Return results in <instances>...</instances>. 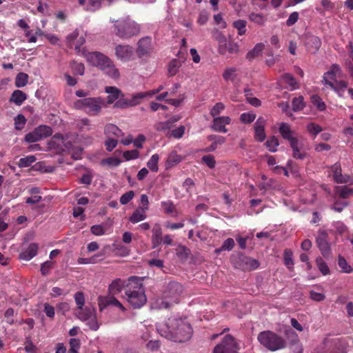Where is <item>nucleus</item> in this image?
I'll use <instances>...</instances> for the list:
<instances>
[{"label":"nucleus","instance_id":"f257e3e1","mask_svg":"<svg viewBox=\"0 0 353 353\" xmlns=\"http://www.w3.org/2000/svg\"><path fill=\"white\" fill-rule=\"evenodd\" d=\"M159 333L174 342L183 343L190 340L193 334L190 323L186 319L170 317L165 322L157 325Z\"/></svg>","mask_w":353,"mask_h":353},{"label":"nucleus","instance_id":"f03ea898","mask_svg":"<svg viewBox=\"0 0 353 353\" xmlns=\"http://www.w3.org/2000/svg\"><path fill=\"white\" fill-rule=\"evenodd\" d=\"M184 292V287L180 283L172 281L166 283L162 291V298L156 302L159 309H168L177 304Z\"/></svg>","mask_w":353,"mask_h":353},{"label":"nucleus","instance_id":"7ed1b4c3","mask_svg":"<svg viewBox=\"0 0 353 353\" xmlns=\"http://www.w3.org/2000/svg\"><path fill=\"white\" fill-rule=\"evenodd\" d=\"M125 294L128 301L134 308L141 307L147 301L143 283L137 276L128 279Z\"/></svg>","mask_w":353,"mask_h":353},{"label":"nucleus","instance_id":"20e7f679","mask_svg":"<svg viewBox=\"0 0 353 353\" xmlns=\"http://www.w3.org/2000/svg\"><path fill=\"white\" fill-rule=\"evenodd\" d=\"M85 58L92 65L99 68L111 78H119V70L106 55L97 51L90 52L85 54Z\"/></svg>","mask_w":353,"mask_h":353},{"label":"nucleus","instance_id":"39448f33","mask_svg":"<svg viewBox=\"0 0 353 353\" xmlns=\"http://www.w3.org/2000/svg\"><path fill=\"white\" fill-rule=\"evenodd\" d=\"M257 340L263 347L271 352L283 349L287 345V342L283 337L271 330L259 332Z\"/></svg>","mask_w":353,"mask_h":353},{"label":"nucleus","instance_id":"423d86ee","mask_svg":"<svg viewBox=\"0 0 353 353\" xmlns=\"http://www.w3.org/2000/svg\"><path fill=\"white\" fill-rule=\"evenodd\" d=\"M114 28L115 34L122 39H129L141 32L140 25L129 17L116 21Z\"/></svg>","mask_w":353,"mask_h":353},{"label":"nucleus","instance_id":"0eeeda50","mask_svg":"<svg viewBox=\"0 0 353 353\" xmlns=\"http://www.w3.org/2000/svg\"><path fill=\"white\" fill-rule=\"evenodd\" d=\"M105 91L109 94L107 97V103L111 104L115 102L114 107L124 109L132 106H125V104H123L124 102L130 101V98H125L124 94L119 88L114 86H107Z\"/></svg>","mask_w":353,"mask_h":353},{"label":"nucleus","instance_id":"6e6552de","mask_svg":"<svg viewBox=\"0 0 353 353\" xmlns=\"http://www.w3.org/2000/svg\"><path fill=\"white\" fill-rule=\"evenodd\" d=\"M76 316L82 321H88L87 325L90 330L96 331L99 327V324L96 317V310L93 307H82L77 309Z\"/></svg>","mask_w":353,"mask_h":353},{"label":"nucleus","instance_id":"1a4fd4ad","mask_svg":"<svg viewBox=\"0 0 353 353\" xmlns=\"http://www.w3.org/2000/svg\"><path fill=\"white\" fill-rule=\"evenodd\" d=\"M102 103L101 97H89L78 100L75 105L92 115H96L101 110Z\"/></svg>","mask_w":353,"mask_h":353},{"label":"nucleus","instance_id":"9d476101","mask_svg":"<svg viewBox=\"0 0 353 353\" xmlns=\"http://www.w3.org/2000/svg\"><path fill=\"white\" fill-rule=\"evenodd\" d=\"M239 344L231 334H226L213 350V353H238Z\"/></svg>","mask_w":353,"mask_h":353},{"label":"nucleus","instance_id":"9b49d317","mask_svg":"<svg viewBox=\"0 0 353 353\" xmlns=\"http://www.w3.org/2000/svg\"><path fill=\"white\" fill-rule=\"evenodd\" d=\"M232 261L236 268L243 271L255 270L259 266V262L257 260L242 254L234 257Z\"/></svg>","mask_w":353,"mask_h":353},{"label":"nucleus","instance_id":"f8f14e48","mask_svg":"<svg viewBox=\"0 0 353 353\" xmlns=\"http://www.w3.org/2000/svg\"><path fill=\"white\" fill-rule=\"evenodd\" d=\"M316 243L319 248L321 254L328 258L332 255L331 245L327 239V234L325 231L319 232L318 236L316 239Z\"/></svg>","mask_w":353,"mask_h":353},{"label":"nucleus","instance_id":"ddd939ff","mask_svg":"<svg viewBox=\"0 0 353 353\" xmlns=\"http://www.w3.org/2000/svg\"><path fill=\"white\" fill-rule=\"evenodd\" d=\"M98 305L100 312H102L109 307H115L122 312L125 311V307L114 296H99Z\"/></svg>","mask_w":353,"mask_h":353},{"label":"nucleus","instance_id":"4468645a","mask_svg":"<svg viewBox=\"0 0 353 353\" xmlns=\"http://www.w3.org/2000/svg\"><path fill=\"white\" fill-rule=\"evenodd\" d=\"M115 55L123 61H128L133 56V48L129 45H117L115 47Z\"/></svg>","mask_w":353,"mask_h":353},{"label":"nucleus","instance_id":"2eb2a0df","mask_svg":"<svg viewBox=\"0 0 353 353\" xmlns=\"http://www.w3.org/2000/svg\"><path fill=\"white\" fill-rule=\"evenodd\" d=\"M151 50V38L150 37H144L139 39L137 48V53L139 57L149 54Z\"/></svg>","mask_w":353,"mask_h":353},{"label":"nucleus","instance_id":"dca6fc26","mask_svg":"<svg viewBox=\"0 0 353 353\" xmlns=\"http://www.w3.org/2000/svg\"><path fill=\"white\" fill-rule=\"evenodd\" d=\"M155 94H157V92H156V90H151V91H148V92H137V93H134L133 94H132L131 97H130V101L129 102H124L123 103V104H125V106L126 105H137L139 104H140L142 101L148 97H152L153 95H154Z\"/></svg>","mask_w":353,"mask_h":353},{"label":"nucleus","instance_id":"f3484780","mask_svg":"<svg viewBox=\"0 0 353 353\" xmlns=\"http://www.w3.org/2000/svg\"><path fill=\"white\" fill-rule=\"evenodd\" d=\"M265 125V120L263 117H259L254 123V138L259 142H263L266 138Z\"/></svg>","mask_w":353,"mask_h":353},{"label":"nucleus","instance_id":"a211bd4d","mask_svg":"<svg viewBox=\"0 0 353 353\" xmlns=\"http://www.w3.org/2000/svg\"><path fill=\"white\" fill-rule=\"evenodd\" d=\"M305 46L307 48V51L311 53H316L321 46V41L319 37L312 35L307 34L305 36Z\"/></svg>","mask_w":353,"mask_h":353},{"label":"nucleus","instance_id":"6ab92c4d","mask_svg":"<svg viewBox=\"0 0 353 353\" xmlns=\"http://www.w3.org/2000/svg\"><path fill=\"white\" fill-rule=\"evenodd\" d=\"M230 121L231 119L229 117H214L212 129L215 132L225 133L228 132L225 125L230 124Z\"/></svg>","mask_w":353,"mask_h":353},{"label":"nucleus","instance_id":"aec40b11","mask_svg":"<svg viewBox=\"0 0 353 353\" xmlns=\"http://www.w3.org/2000/svg\"><path fill=\"white\" fill-rule=\"evenodd\" d=\"M212 38L219 43L218 51L219 54H225L227 52V39L225 36L219 30H214Z\"/></svg>","mask_w":353,"mask_h":353},{"label":"nucleus","instance_id":"412c9836","mask_svg":"<svg viewBox=\"0 0 353 353\" xmlns=\"http://www.w3.org/2000/svg\"><path fill=\"white\" fill-rule=\"evenodd\" d=\"M333 177L334 181L337 183H347L351 182V177L350 175L345 174L343 175L341 173V165L338 163H336L333 167Z\"/></svg>","mask_w":353,"mask_h":353},{"label":"nucleus","instance_id":"4be33fe9","mask_svg":"<svg viewBox=\"0 0 353 353\" xmlns=\"http://www.w3.org/2000/svg\"><path fill=\"white\" fill-rule=\"evenodd\" d=\"M38 252V245L37 243H31L28 248L20 253L19 259L25 261H30L35 256Z\"/></svg>","mask_w":353,"mask_h":353},{"label":"nucleus","instance_id":"5701e85b","mask_svg":"<svg viewBox=\"0 0 353 353\" xmlns=\"http://www.w3.org/2000/svg\"><path fill=\"white\" fill-rule=\"evenodd\" d=\"M162 229L159 224H155L152 228V243L155 248L162 243Z\"/></svg>","mask_w":353,"mask_h":353},{"label":"nucleus","instance_id":"b1692460","mask_svg":"<svg viewBox=\"0 0 353 353\" xmlns=\"http://www.w3.org/2000/svg\"><path fill=\"white\" fill-rule=\"evenodd\" d=\"M290 147L292 150V157L295 159H303L306 157V153L301 152V147L302 144L296 138L290 142Z\"/></svg>","mask_w":353,"mask_h":353},{"label":"nucleus","instance_id":"393cba45","mask_svg":"<svg viewBox=\"0 0 353 353\" xmlns=\"http://www.w3.org/2000/svg\"><path fill=\"white\" fill-rule=\"evenodd\" d=\"M279 131L282 136V137L291 142L292 140L296 139V138L293 137V132L290 129V126L286 123H281Z\"/></svg>","mask_w":353,"mask_h":353},{"label":"nucleus","instance_id":"a878e982","mask_svg":"<svg viewBox=\"0 0 353 353\" xmlns=\"http://www.w3.org/2000/svg\"><path fill=\"white\" fill-rule=\"evenodd\" d=\"M27 99L25 92L19 90H15L11 94L9 99L10 102L14 103L17 105H21Z\"/></svg>","mask_w":353,"mask_h":353},{"label":"nucleus","instance_id":"bb28decb","mask_svg":"<svg viewBox=\"0 0 353 353\" xmlns=\"http://www.w3.org/2000/svg\"><path fill=\"white\" fill-rule=\"evenodd\" d=\"M104 133L107 137L114 136L115 139L123 136V132L114 124H108L105 125Z\"/></svg>","mask_w":353,"mask_h":353},{"label":"nucleus","instance_id":"cd10ccee","mask_svg":"<svg viewBox=\"0 0 353 353\" xmlns=\"http://www.w3.org/2000/svg\"><path fill=\"white\" fill-rule=\"evenodd\" d=\"M126 287L125 281L121 279H117L109 285V292L115 294L120 292L123 288Z\"/></svg>","mask_w":353,"mask_h":353},{"label":"nucleus","instance_id":"c85d7f7f","mask_svg":"<svg viewBox=\"0 0 353 353\" xmlns=\"http://www.w3.org/2000/svg\"><path fill=\"white\" fill-rule=\"evenodd\" d=\"M145 212L146 210L141 208H137L129 218L130 221L132 223H137L144 220L146 218Z\"/></svg>","mask_w":353,"mask_h":353},{"label":"nucleus","instance_id":"c756f323","mask_svg":"<svg viewBox=\"0 0 353 353\" xmlns=\"http://www.w3.org/2000/svg\"><path fill=\"white\" fill-rule=\"evenodd\" d=\"M265 46L262 43H257L252 50L249 51L246 54V59L250 61L257 57L264 50Z\"/></svg>","mask_w":353,"mask_h":353},{"label":"nucleus","instance_id":"7c9ffc66","mask_svg":"<svg viewBox=\"0 0 353 353\" xmlns=\"http://www.w3.org/2000/svg\"><path fill=\"white\" fill-rule=\"evenodd\" d=\"M104 255V252H100L97 254L93 255L89 258H79L77 260V263L79 264H94L97 263L101 260L99 257H101Z\"/></svg>","mask_w":353,"mask_h":353},{"label":"nucleus","instance_id":"2f4dec72","mask_svg":"<svg viewBox=\"0 0 353 353\" xmlns=\"http://www.w3.org/2000/svg\"><path fill=\"white\" fill-rule=\"evenodd\" d=\"M338 69L336 66H333L332 69L325 72L323 77L322 83L325 85L330 86V83H334L336 80V73L334 70V68Z\"/></svg>","mask_w":353,"mask_h":353},{"label":"nucleus","instance_id":"473e14b6","mask_svg":"<svg viewBox=\"0 0 353 353\" xmlns=\"http://www.w3.org/2000/svg\"><path fill=\"white\" fill-rule=\"evenodd\" d=\"M330 87L336 92L339 97H342L341 92L347 87V83L345 81H335L334 83H330Z\"/></svg>","mask_w":353,"mask_h":353},{"label":"nucleus","instance_id":"72a5a7b5","mask_svg":"<svg viewBox=\"0 0 353 353\" xmlns=\"http://www.w3.org/2000/svg\"><path fill=\"white\" fill-rule=\"evenodd\" d=\"M38 132L39 137L41 139H46L52 134V130L51 127L46 125H41L35 128Z\"/></svg>","mask_w":353,"mask_h":353},{"label":"nucleus","instance_id":"f704fd0d","mask_svg":"<svg viewBox=\"0 0 353 353\" xmlns=\"http://www.w3.org/2000/svg\"><path fill=\"white\" fill-rule=\"evenodd\" d=\"M161 205L162 208H163L165 213H166L168 214L174 213L173 216H178L177 210H176L172 201H163V202H161Z\"/></svg>","mask_w":353,"mask_h":353},{"label":"nucleus","instance_id":"c9c22d12","mask_svg":"<svg viewBox=\"0 0 353 353\" xmlns=\"http://www.w3.org/2000/svg\"><path fill=\"white\" fill-rule=\"evenodd\" d=\"M336 194L342 199H347L353 196V188L347 186L338 187L336 189Z\"/></svg>","mask_w":353,"mask_h":353},{"label":"nucleus","instance_id":"e433bc0d","mask_svg":"<svg viewBox=\"0 0 353 353\" xmlns=\"http://www.w3.org/2000/svg\"><path fill=\"white\" fill-rule=\"evenodd\" d=\"M28 81V75L24 72H19L14 81V85L17 88H23L26 86Z\"/></svg>","mask_w":353,"mask_h":353},{"label":"nucleus","instance_id":"4c0bfd02","mask_svg":"<svg viewBox=\"0 0 353 353\" xmlns=\"http://www.w3.org/2000/svg\"><path fill=\"white\" fill-rule=\"evenodd\" d=\"M292 105L294 112L302 110L305 107L303 97L299 96L294 98L292 101Z\"/></svg>","mask_w":353,"mask_h":353},{"label":"nucleus","instance_id":"58836bf2","mask_svg":"<svg viewBox=\"0 0 353 353\" xmlns=\"http://www.w3.org/2000/svg\"><path fill=\"white\" fill-rule=\"evenodd\" d=\"M316 263L319 270L323 275H327L330 274V271L329 267L321 256H318L316 259Z\"/></svg>","mask_w":353,"mask_h":353},{"label":"nucleus","instance_id":"ea45409f","mask_svg":"<svg viewBox=\"0 0 353 353\" xmlns=\"http://www.w3.org/2000/svg\"><path fill=\"white\" fill-rule=\"evenodd\" d=\"M159 157L157 154H153L150 160L147 163V166L149 169L154 172H157L159 170L158 162H159Z\"/></svg>","mask_w":353,"mask_h":353},{"label":"nucleus","instance_id":"a19ab883","mask_svg":"<svg viewBox=\"0 0 353 353\" xmlns=\"http://www.w3.org/2000/svg\"><path fill=\"white\" fill-rule=\"evenodd\" d=\"M338 265L343 272L350 273L353 271L352 267L347 263L345 259L339 255L338 259Z\"/></svg>","mask_w":353,"mask_h":353},{"label":"nucleus","instance_id":"79ce46f5","mask_svg":"<svg viewBox=\"0 0 353 353\" xmlns=\"http://www.w3.org/2000/svg\"><path fill=\"white\" fill-rule=\"evenodd\" d=\"M279 145L277 138L274 136L271 137L266 142L265 145L271 152L276 151V147Z\"/></svg>","mask_w":353,"mask_h":353},{"label":"nucleus","instance_id":"37998d69","mask_svg":"<svg viewBox=\"0 0 353 353\" xmlns=\"http://www.w3.org/2000/svg\"><path fill=\"white\" fill-rule=\"evenodd\" d=\"M282 79H283V81L285 83L288 84L291 87L292 90H294V89L297 88V87H296L297 82H296V79H294V77H293V75H292L291 74L285 73L282 76Z\"/></svg>","mask_w":353,"mask_h":353},{"label":"nucleus","instance_id":"c03bdc74","mask_svg":"<svg viewBox=\"0 0 353 353\" xmlns=\"http://www.w3.org/2000/svg\"><path fill=\"white\" fill-rule=\"evenodd\" d=\"M246 21L245 20L239 19L233 23L234 27L238 30L239 35H243L246 32Z\"/></svg>","mask_w":353,"mask_h":353},{"label":"nucleus","instance_id":"a18cd8bd","mask_svg":"<svg viewBox=\"0 0 353 353\" xmlns=\"http://www.w3.org/2000/svg\"><path fill=\"white\" fill-rule=\"evenodd\" d=\"M69 344L70 349L68 350V353H79V350L81 345L80 340L79 339H70Z\"/></svg>","mask_w":353,"mask_h":353},{"label":"nucleus","instance_id":"49530a36","mask_svg":"<svg viewBox=\"0 0 353 353\" xmlns=\"http://www.w3.org/2000/svg\"><path fill=\"white\" fill-rule=\"evenodd\" d=\"M36 161V157L33 155L28 156L25 158L20 159L18 165L20 168L28 167Z\"/></svg>","mask_w":353,"mask_h":353},{"label":"nucleus","instance_id":"de8ad7c7","mask_svg":"<svg viewBox=\"0 0 353 353\" xmlns=\"http://www.w3.org/2000/svg\"><path fill=\"white\" fill-rule=\"evenodd\" d=\"M180 66H181V63L179 61L176 60V59L172 60L170 62L169 65H168L169 74L170 76L175 75L177 73L178 70Z\"/></svg>","mask_w":353,"mask_h":353},{"label":"nucleus","instance_id":"09e8293b","mask_svg":"<svg viewBox=\"0 0 353 353\" xmlns=\"http://www.w3.org/2000/svg\"><path fill=\"white\" fill-rule=\"evenodd\" d=\"M284 261L285 264L288 268V269L291 270L293 268L294 261L292 260V252L290 250H285Z\"/></svg>","mask_w":353,"mask_h":353},{"label":"nucleus","instance_id":"8fccbe9b","mask_svg":"<svg viewBox=\"0 0 353 353\" xmlns=\"http://www.w3.org/2000/svg\"><path fill=\"white\" fill-rule=\"evenodd\" d=\"M249 19L259 25H263L265 21V17L262 14L252 12L249 15Z\"/></svg>","mask_w":353,"mask_h":353},{"label":"nucleus","instance_id":"3c124183","mask_svg":"<svg viewBox=\"0 0 353 353\" xmlns=\"http://www.w3.org/2000/svg\"><path fill=\"white\" fill-rule=\"evenodd\" d=\"M24 139H25V141L27 143H34V142H37V141L41 140L40 139V137H39L38 132L36 130V129H34L33 131L28 133L25 136Z\"/></svg>","mask_w":353,"mask_h":353},{"label":"nucleus","instance_id":"603ef678","mask_svg":"<svg viewBox=\"0 0 353 353\" xmlns=\"http://www.w3.org/2000/svg\"><path fill=\"white\" fill-rule=\"evenodd\" d=\"M236 68H230L225 69L223 74V77L225 81H234L236 77Z\"/></svg>","mask_w":353,"mask_h":353},{"label":"nucleus","instance_id":"864d4df0","mask_svg":"<svg viewBox=\"0 0 353 353\" xmlns=\"http://www.w3.org/2000/svg\"><path fill=\"white\" fill-rule=\"evenodd\" d=\"M26 123V119L23 114H18L14 118V126L15 129L20 130L23 128L25 124Z\"/></svg>","mask_w":353,"mask_h":353},{"label":"nucleus","instance_id":"5fc2aeb1","mask_svg":"<svg viewBox=\"0 0 353 353\" xmlns=\"http://www.w3.org/2000/svg\"><path fill=\"white\" fill-rule=\"evenodd\" d=\"M312 103L314 105L316 106L320 111H323L325 109L326 105L322 99L317 95H313L311 97Z\"/></svg>","mask_w":353,"mask_h":353},{"label":"nucleus","instance_id":"6e6d98bb","mask_svg":"<svg viewBox=\"0 0 353 353\" xmlns=\"http://www.w3.org/2000/svg\"><path fill=\"white\" fill-rule=\"evenodd\" d=\"M235 243L233 239L228 238L223 243L221 248L219 250H216V252H219L221 250H232L234 247Z\"/></svg>","mask_w":353,"mask_h":353},{"label":"nucleus","instance_id":"4d7b16f0","mask_svg":"<svg viewBox=\"0 0 353 353\" xmlns=\"http://www.w3.org/2000/svg\"><path fill=\"white\" fill-rule=\"evenodd\" d=\"M77 309H81L85 304V297L82 292H77L74 296Z\"/></svg>","mask_w":353,"mask_h":353},{"label":"nucleus","instance_id":"13d9d810","mask_svg":"<svg viewBox=\"0 0 353 353\" xmlns=\"http://www.w3.org/2000/svg\"><path fill=\"white\" fill-rule=\"evenodd\" d=\"M225 109V105L223 103L219 102L216 103L211 109L210 114L212 117H216L223 110Z\"/></svg>","mask_w":353,"mask_h":353},{"label":"nucleus","instance_id":"bf43d9fd","mask_svg":"<svg viewBox=\"0 0 353 353\" xmlns=\"http://www.w3.org/2000/svg\"><path fill=\"white\" fill-rule=\"evenodd\" d=\"M123 157L126 161L136 159L139 157V152L137 150L125 151L123 154Z\"/></svg>","mask_w":353,"mask_h":353},{"label":"nucleus","instance_id":"052dcab7","mask_svg":"<svg viewBox=\"0 0 353 353\" xmlns=\"http://www.w3.org/2000/svg\"><path fill=\"white\" fill-rule=\"evenodd\" d=\"M134 196V192L132 190L128 191L123 194L120 198V203L122 205L128 203Z\"/></svg>","mask_w":353,"mask_h":353},{"label":"nucleus","instance_id":"680f3d73","mask_svg":"<svg viewBox=\"0 0 353 353\" xmlns=\"http://www.w3.org/2000/svg\"><path fill=\"white\" fill-rule=\"evenodd\" d=\"M181 157L179 156L176 152H172L168 157L167 162L170 166H173L174 164L178 163L181 161Z\"/></svg>","mask_w":353,"mask_h":353},{"label":"nucleus","instance_id":"e2e57ef3","mask_svg":"<svg viewBox=\"0 0 353 353\" xmlns=\"http://www.w3.org/2000/svg\"><path fill=\"white\" fill-rule=\"evenodd\" d=\"M157 131H165L171 128V121H165L163 122H158L154 125Z\"/></svg>","mask_w":353,"mask_h":353},{"label":"nucleus","instance_id":"0e129e2a","mask_svg":"<svg viewBox=\"0 0 353 353\" xmlns=\"http://www.w3.org/2000/svg\"><path fill=\"white\" fill-rule=\"evenodd\" d=\"M256 119V114L253 113H243L240 117V119L243 123H250Z\"/></svg>","mask_w":353,"mask_h":353},{"label":"nucleus","instance_id":"69168bd1","mask_svg":"<svg viewBox=\"0 0 353 353\" xmlns=\"http://www.w3.org/2000/svg\"><path fill=\"white\" fill-rule=\"evenodd\" d=\"M202 161L205 163L210 168H214L216 165L214 157L212 155H205L202 157Z\"/></svg>","mask_w":353,"mask_h":353},{"label":"nucleus","instance_id":"338daca9","mask_svg":"<svg viewBox=\"0 0 353 353\" xmlns=\"http://www.w3.org/2000/svg\"><path fill=\"white\" fill-rule=\"evenodd\" d=\"M117 143L118 141L117 139L108 137L107 140L105 142L106 150L109 152H111L114 148H116Z\"/></svg>","mask_w":353,"mask_h":353},{"label":"nucleus","instance_id":"774afa93","mask_svg":"<svg viewBox=\"0 0 353 353\" xmlns=\"http://www.w3.org/2000/svg\"><path fill=\"white\" fill-rule=\"evenodd\" d=\"M14 314V309L10 307L4 313V317L7 323L12 325L14 323L13 316Z\"/></svg>","mask_w":353,"mask_h":353}]
</instances>
